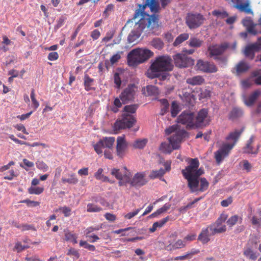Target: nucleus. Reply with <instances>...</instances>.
I'll return each mask as SVG.
<instances>
[{"label":"nucleus","instance_id":"nucleus-1","mask_svg":"<svg viewBox=\"0 0 261 261\" xmlns=\"http://www.w3.org/2000/svg\"><path fill=\"white\" fill-rule=\"evenodd\" d=\"M142 7L136 10L133 19L139 18L137 22H135L133 29L129 34L127 39L129 43L136 41L144 33L146 36L158 35L156 32L159 29V16L155 14L151 15L144 12Z\"/></svg>","mask_w":261,"mask_h":261},{"label":"nucleus","instance_id":"nucleus-2","mask_svg":"<svg viewBox=\"0 0 261 261\" xmlns=\"http://www.w3.org/2000/svg\"><path fill=\"white\" fill-rule=\"evenodd\" d=\"M182 174L188 181V186L191 192L205 191L208 187V182L205 178H201L200 175L204 173L202 168L199 167V164H189L186 169H182Z\"/></svg>","mask_w":261,"mask_h":261},{"label":"nucleus","instance_id":"nucleus-3","mask_svg":"<svg viewBox=\"0 0 261 261\" xmlns=\"http://www.w3.org/2000/svg\"><path fill=\"white\" fill-rule=\"evenodd\" d=\"M173 69L171 58L169 56H160L151 62L145 74L151 79L158 77L160 80L164 81L168 76V74L165 72L172 71Z\"/></svg>","mask_w":261,"mask_h":261},{"label":"nucleus","instance_id":"nucleus-4","mask_svg":"<svg viewBox=\"0 0 261 261\" xmlns=\"http://www.w3.org/2000/svg\"><path fill=\"white\" fill-rule=\"evenodd\" d=\"M165 133L167 135L174 134L168 138V142H162L160 146V150L165 153H170L173 150L178 149L182 139L188 135V133L184 129H180L177 124L167 128Z\"/></svg>","mask_w":261,"mask_h":261},{"label":"nucleus","instance_id":"nucleus-5","mask_svg":"<svg viewBox=\"0 0 261 261\" xmlns=\"http://www.w3.org/2000/svg\"><path fill=\"white\" fill-rule=\"evenodd\" d=\"M153 53L148 49H134L127 55V62L129 66H136L151 58Z\"/></svg>","mask_w":261,"mask_h":261},{"label":"nucleus","instance_id":"nucleus-6","mask_svg":"<svg viewBox=\"0 0 261 261\" xmlns=\"http://www.w3.org/2000/svg\"><path fill=\"white\" fill-rule=\"evenodd\" d=\"M136 122L135 118L129 114L124 113L122 116V118L117 120L114 123V130H119L122 129L130 128L133 126Z\"/></svg>","mask_w":261,"mask_h":261},{"label":"nucleus","instance_id":"nucleus-7","mask_svg":"<svg viewBox=\"0 0 261 261\" xmlns=\"http://www.w3.org/2000/svg\"><path fill=\"white\" fill-rule=\"evenodd\" d=\"M204 20V17L200 13H188L185 19L187 25L191 30L200 27Z\"/></svg>","mask_w":261,"mask_h":261},{"label":"nucleus","instance_id":"nucleus-8","mask_svg":"<svg viewBox=\"0 0 261 261\" xmlns=\"http://www.w3.org/2000/svg\"><path fill=\"white\" fill-rule=\"evenodd\" d=\"M208 114V111L205 108L202 109L198 112L194 121V128L206 126L210 124V119Z\"/></svg>","mask_w":261,"mask_h":261},{"label":"nucleus","instance_id":"nucleus-9","mask_svg":"<svg viewBox=\"0 0 261 261\" xmlns=\"http://www.w3.org/2000/svg\"><path fill=\"white\" fill-rule=\"evenodd\" d=\"M227 217V215L223 213L214 223L208 226L211 234L215 235L217 233L225 232L226 230V227L222 223L226 220Z\"/></svg>","mask_w":261,"mask_h":261},{"label":"nucleus","instance_id":"nucleus-10","mask_svg":"<svg viewBox=\"0 0 261 261\" xmlns=\"http://www.w3.org/2000/svg\"><path fill=\"white\" fill-rule=\"evenodd\" d=\"M230 47V44L228 42H224L220 44H212L209 46L207 48L209 57L214 59L215 57L221 56Z\"/></svg>","mask_w":261,"mask_h":261},{"label":"nucleus","instance_id":"nucleus-11","mask_svg":"<svg viewBox=\"0 0 261 261\" xmlns=\"http://www.w3.org/2000/svg\"><path fill=\"white\" fill-rule=\"evenodd\" d=\"M173 59L175 66L180 68L189 67L194 64L193 59L182 54L175 55Z\"/></svg>","mask_w":261,"mask_h":261},{"label":"nucleus","instance_id":"nucleus-12","mask_svg":"<svg viewBox=\"0 0 261 261\" xmlns=\"http://www.w3.org/2000/svg\"><path fill=\"white\" fill-rule=\"evenodd\" d=\"M137 91V87L134 84H130L125 88L119 95L120 99L125 104L133 101Z\"/></svg>","mask_w":261,"mask_h":261},{"label":"nucleus","instance_id":"nucleus-13","mask_svg":"<svg viewBox=\"0 0 261 261\" xmlns=\"http://www.w3.org/2000/svg\"><path fill=\"white\" fill-rule=\"evenodd\" d=\"M115 141V138L114 137H105L93 145V147L96 152L99 154L102 152V148H112Z\"/></svg>","mask_w":261,"mask_h":261},{"label":"nucleus","instance_id":"nucleus-14","mask_svg":"<svg viewBox=\"0 0 261 261\" xmlns=\"http://www.w3.org/2000/svg\"><path fill=\"white\" fill-rule=\"evenodd\" d=\"M194 114L190 112H182L178 117L177 122L182 124H186L187 129L194 128Z\"/></svg>","mask_w":261,"mask_h":261},{"label":"nucleus","instance_id":"nucleus-15","mask_svg":"<svg viewBox=\"0 0 261 261\" xmlns=\"http://www.w3.org/2000/svg\"><path fill=\"white\" fill-rule=\"evenodd\" d=\"M197 69L204 73H215L218 68L214 63L202 60H198L196 65Z\"/></svg>","mask_w":261,"mask_h":261},{"label":"nucleus","instance_id":"nucleus-16","mask_svg":"<svg viewBox=\"0 0 261 261\" xmlns=\"http://www.w3.org/2000/svg\"><path fill=\"white\" fill-rule=\"evenodd\" d=\"M128 147V143L125 136H119L117 139L116 153L118 156L122 158L124 156Z\"/></svg>","mask_w":261,"mask_h":261},{"label":"nucleus","instance_id":"nucleus-17","mask_svg":"<svg viewBox=\"0 0 261 261\" xmlns=\"http://www.w3.org/2000/svg\"><path fill=\"white\" fill-rule=\"evenodd\" d=\"M233 145L224 144L215 152V158L218 163L221 162L224 158L228 156L230 151L232 149Z\"/></svg>","mask_w":261,"mask_h":261},{"label":"nucleus","instance_id":"nucleus-18","mask_svg":"<svg viewBox=\"0 0 261 261\" xmlns=\"http://www.w3.org/2000/svg\"><path fill=\"white\" fill-rule=\"evenodd\" d=\"M231 1L234 4V8L238 9L240 12H244L246 14H253V12L249 6L250 3L248 0H231Z\"/></svg>","mask_w":261,"mask_h":261},{"label":"nucleus","instance_id":"nucleus-19","mask_svg":"<svg viewBox=\"0 0 261 261\" xmlns=\"http://www.w3.org/2000/svg\"><path fill=\"white\" fill-rule=\"evenodd\" d=\"M126 170L125 168L121 171L119 169H113L111 171V173L119 180L126 178V181H130V178L132 175L129 171H126Z\"/></svg>","mask_w":261,"mask_h":261},{"label":"nucleus","instance_id":"nucleus-20","mask_svg":"<svg viewBox=\"0 0 261 261\" xmlns=\"http://www.w3.org/2000/svg\"><path fill=\"white\" fill-rule=\"evenodd\" d=\"M148 6L150 11L154 13H158L161 9L158 0H145L143 5H139V7H142L143 9Z\"/></svg>","mask_w":261,"mask_h":261},{"label":"nucleus","instance_id":"nucleus-21","mask_svg":"<svg viewBox=\"0 0 261 261\" xmlns=\"http://www.w3.org/2000/svg\"><path fill=\"white\" fill-rule=\"evenodd\" d=\"M249 64L244 61H241L236 64L232 70V73L239 75L248 70L249 69Z\"/></svg>","mask_w":261,"mask_h":261},{"label":"nucleus","instance_id":"nucleus-22","mask_svg":"<svg viewBox=\"0 0 261 261\" xmlns=\"http://www.w3.org/2000/svg\"><path fill=\"white\" fill-rule=\"evenodd\" d=\"M261 50V47L257 43L247 46L244 51L246 57L253 59L254 57V52Z\"/></svg>","mask_w":261,"mask_h":261},{"label":"nucleus","instance_id":"nucleus-23","mask_svg":"<svg viewBox=\"0 0 261 261\" xmlns=\"http://www.w3.org/2000/svg\"><path fill=\"white\" fill-rule=\"evenodd\" d=\"M147 180L145 178V174L143 173H136L130 181L133 186L140 187L145 185Z\"/></svg>","mask_w":261,"mask_h":261},{"label":"nucleus","instance_id":"nucleus-24","mask_svg":"<svg viewBox=\"0 0 261 261\" xmlns=\"http://www.w3.org/2000/svg\"><path fill=\"white\" fill-rule=\"evenodd\" d=\"M254 137L252 136L247 141L246 145L243 147V151L244 153L256 154L258 152V145L255 148L253 146Z\"/></svg>","mask_w":261,"mask_h":261},{"label":"nucleus","instance_id":"nucleus-25","mask_svg":"<svg viewBox=\"0 0 261 261\" xmlns=\"http://www.w3.org/2000/svg\"><path fill=\"white\" fill-rule=\"evenodd\" d=\"M242 23L244 27L246 28L247 31L248 33L255 35L256 31H255L254 27L256 25L251 18L249 17H246L242 20Z\"/></svg>","mask_w":261,"mask_h":261},{"label":"nucleus","instance_id":"nucleus-26","mask_svg":"<svg viewBox=\"0 0 261 261\" xmlns=\"http://www.w3.org/2000/svg\"><path fill=\"white\" fill-rule=\"evenodd\" d=\"M243 131V129L242 128L240 130L236 129L234 131L229 133V135L226 138V139L229 141H232V143H229L230 145H233V147L236 144L239 138Z\"/></svg>","mask_w":261,"mask_h":261},{"label":"nucleus","instance_id":"nucleus-27","mask_svg":"<svg viewBox=\"0 0 261 261\" xmlns=\"http://www.w3.org/2000/svg\"><path fill=\"white\" fill-rule=\"evenodd\" d=\"M166 165V166L164 168H162L159 170H152L149 175V177L153 179L162 177L166 171H169L171 169L170 164Z\"/></svg>","mask_w":261,"mask_h":261},{"label":"nucleus","instance_id":"nucleus-28","mask_svg":"<svg viewBox=\"0 0 261 261\" xmlns=\"http://www.w3.org/2000/svg\"><path fill=\"white\" fill-rule=\"evenodd\" d=\"M211 236L213 235L211 234V231L208 226L207 228L202 230L201 233L198 236V240L203 244H206L210 241V237Z\"/></svg>","mask_w":261,"mask_h":261},{"label":"nucleus","instance_id":"nucleus-29","mask_svg":"<svg viewBox=\"0 0 261 261\" xmlns=\"http://www.w3.org/2000/svg\"><path fill=\"white\" fill-rule=\"evenodd\" d=\"M260 94L261 92L259 90L254 91L248 97L244 99V103L246 106L249 107L252 106Z\"/></svg>","mask_w":261,"mask_h":261},{"label":"nucleus","instance_id":"nucleus-30","mask_svg":"<svg viewBox=\"0 0 261 261\" xmlns=\"http://www.w3.org/2000/svg\"><path fill=\"white\" fill-rule=\"evenodd\" d=\"M204 79L201 75H196L188 78L186 80L187 84L192 86L202 85L204 83Z\"/></svg>","mask_w":261,"mask_h":261},{"label":"nucleus","instance_id":"nucleus-31","mask_svg":"<svg viewBox=\"0 0 261 261\" xmlns=\"http://www.w3.org/2000/svg\"><path fill=\"white\" fill-rule=\"evenodd\" d=\"M147 142V139H137L130 146L134 149H142L145 147Z\"/></svg>","mask_w":261,"mask_h":261},{"label":"nucleus","instance_id":"nucleus-32","mask_svg":"<svg viewBox=\"0 0 261 261\" xmlns=\"http://www.w3.org/2000/svg\"><path fill=\"white\" fill-rule=\"evenodd\" d=\"M84 81L85 89L87 91L94 89V88L92 87L94 85V80L93 79L91 78L88 74H86L84 75Z\"/></svg>","mask_w":261,"mask_h":261},{"label":"nucleus","instance_id":"nucleus-33","mask_svg":"<svg viewBox=\"0 0 261 261\" xmlns=\"http://www.w3.org/2000/svg\"><path fill=\"white\" fill-rule=\"evenodd\" d=\"M243 114V110L238 107H233L229 114V118L234 120L241 117Z\"/></svg>","mask_w":261,"mask_h":261},{"label":"nucleus","instance_id":"nucleus-34","mask_svg":"<svg viewBox=\"0 0 261 261\" xmlns=\"http://www.w3.org/2000/svg\"><path fill=\"white\" fill-rule=\"evenodd\" d=\"M187 43L191 47L198 48L202 45L203 41L197 37H192L190 38Z\"/></svg>","mask_w":261,"mask_h":261},{"label":"nucleus","instance_id":"nucleus-35","mask_svg":"<svg viewBox=\"0 0 261 261\" xmlns=\"http://www.w3.org/2000/svg\"><path fill=\"white\" fill-rule=\"evenodd\" d=\"M189 35L188 33H182L178 36L173 43L174 46H178L183 42L188 39Z\"/></svg>","mask_w":261,"mask_h":261},{"label":"nucleus","instance_id":"nucleus-36","mask_svg":"<svg viewBox=\"0 0 261 261\" xmlns=\"http://www.w3.org/2000/svg\"><path fill=\"white\" fill-rule=\"evenodd\" d=\"M186 242L184 240H178L177 242L173 245L169 244L166 246V249L168 250H175L178 248H181L185 246Z\"/></svg>","mask_w":261,"mask_h":261},{"label":"nucleus","instance_id":"nucleus-37","mask_svg":"<svg viewBox=\"0 0 261 261\" xmlns=\"http://www.w3.org/2000/svg\"><path fill=\"white\" fill-rule=\"evenodd\" d=\"M244 255L249 259L255 260L257 258L259 253L254 252L251 249L248 248L244 251Z\"/></svg>","mask_w":261,"mask_h":261},{"label":"nucleus","instance_id":"nucleus-38","mask_svg":"<svg viewBox=\"0 0 261 261\" xmlns=\"http://www.w3.org/2000/svg\"><path fill=\"white\" fill-rule=\"evenodd\" d=\"M151 45L155 48L160 50L163 48L164 43L161 39L154 38L151 41Z\"/></svg>","mask_w":261,"mask_h":261},{"label":"nucleus","instance_id":"nucleus-39","mask_svg":"<svg viewBox=\"0 0 261 261\" xmlns=\"http://www.w3.org/2000/svg\"><path fill=\"white\" fill-rule=\"evenodd\" d=\"M238 221L241 223L242 222V218L238 215H233L227 220L226 223L231 227L234 225Z\"/></svg>","mask_w":261,"mask_h":261},{"label":"nucleus","instance_id":"nucleus-40","mask_svg":"<svg viewBox=\"0 0 261 261\" xmlns=\"http://www.w3.org/2000/svg\"><path fill=\"white\" fill-rule=\"evenodd\" d=\"M212 14L219 18H225L228 16V13L224 10H215L212 12Z\"/></svg>","mask_w":261,"mask_h":261},{"label":"nucleus","instance_id":"nucleus-41","mask_svg":"<svg viewBox=\"0 0 261 261\" xmlns=\"http://www.w3.org/2000/svg\"><path fill=\"white\" fill-rule=\"evenodd\" d=\"M146 92L147 95H155L158 94L159 91L158 88L152 85H148L146 86Z\"/></svg>","mask_w":261,"mask_h":261},{"label":"nucleus","instance_id":"nucleus-42","mask_svg":"<svg viewBox=\"0 0 261 261\" xmlns=\"http://www.w3.org/2000/svg\"><path fill=\"white\" fill-rule=\"evenodd\" d=\"M138 108V105L137 104L130 105L125 106L123 110L125 112L128 113H135Z\"/></svg>","mask_w":261,"mask_h":261},{"label":"nucleus","instance_id":"nucleus-43","mask_svg":"<svg viewBox=\"0 0 261 261\" xmlns=\"http://www.w3.org/2000/svg\"><path fill=\"white\" fill-rule=\"evenodd\" d=\"M122 107V103L119 98L117 97L114 99V106L111 108V111L116 113L119 111V108Z\"/></svg>","mask_w":261,"mask_h":261},{"label":"nucleus","instance_id":"nucleus-44","mask_svg":"<svg viewBox=\"0 0 261 261\" xmlns=\"http://www.w3.org/2000/svg\"><path fill=\"white\" fill-rule=\"evenodd\" d=\"M31 99L32 102V106L34 110H36L39 106V103L35 98V90L32 89L30 95Z\"/></svg>","mask_w":261,"mask_h":261},{"label":"nucleus","instance_id":"nucleus-45","mask_svg":"<svg viewBox=\"0 0 261 261\" xmlns=\"http://www.w3.org/2000/svg\"><path fill=\"white\" fill-rule=\"evenodd\" d=\"M101 210H102V208L98 206L97 205H96L94 204L89 203L87 205V211L88 212L97 213V212H99Z\"/></svg>","mask_w":261,"mask_h":261},{"label":"nucleus","instance_id":"nucleus-46","mask_svg":"<svg viewBox=\"0 0 261 261\" xmlns=\"http://www.w3.org/2000/svg\"><path fill=\"white\" fill-rule=\"evenodd\" d=\"M171 111L173 117H176L179 111L178 105L175 101L172 102Z\"/></svg>","mask_w":261,"mask_h":261},{"label":"nucleus","instance_id":"nucleus-47","mask_svg":"<svg viewBox=\"0 0 261 261\" xmlns=\"http://www.w3.org/2000/svg\"><path fill=\"white\" fill-rule=\"evenodd\" d=\"M65 240L67 241H70L73 243H76V237L74 234H72L70 232H66L65 233Z\"/></svg>","mask_w":261,"mask_h":261},{"label":"nucleus","instance_id":"nucleus-48","mask_svg":"<svg viewBox=\"0 0 261 261\" xmlns=\"http://www.w3.org/2000/svg\"><path fill=\"white\" fill-rule=\"evenodd\" d=\"M214 59L218 62L219 64L222 65H225L227 62V57L222 56V55L215 57Z\"/></svg>","mask_w":261,"mask_h":261},{"label":"nucleus","instance_id":"nucleus-49","mask_svg":"<svg viewBox=\"0 0 261 261\" xmlns=\"http://www.w3.org/2000/svg\"><path fill=\"white\" fill-rule=\"evenodd\" d=\"M29 247V246H22L20 242H18L16 243L14 248L13 249L14 251H17V252H20L22 250L28 248Z\"/></svg>","mask_w":261,"mask_h":261},{"label":"nucleus","instance_id":"nucleus-50","mask_svg":"<svg viewBox=\"0 0 261 261\" xmlns=\"http://www.w3.org/2000/svg\"><path fill=\"white\" fill-rule=\"evenodd\" d=\"M179 162V161H177ZM179 162H186L187 163H199V161L197 158L192 159L188 157H184L181 159H180Z\"/></svg>","mask_w":261,"mask_h":261},{"label":"nucleus","instance_id":"nucleus-51","mask_svg":"<svg viewBox=\"0 0 261 261\" xmlns=\"http://www.w3.org/2000/svg\"><path fill=\"white\" fill-rule=\"evenodd\" d=\"M43 191V188L41 187H30L29 192L30 194H39Z\"/></svg>","mask_w":261,"mask_h":261},{"label":"nucleus","instance_id":"nucleus-52","mask_svg":"<svg viewBox=\"0 0 261 261\" xmlns=\"http://www.w3.org/2000/svg\"><path fill=\"white\" fill-rule=\"evenodd\" d=\"M169 219V217H166V218L161 220L159 221H157L153 223L154 225L156 228L162 227Z\"/></svg>","mask_w":261,"mask_h":261},{"label":"nucleus","instance_id":"nucleus-53","mask_svg":"<svg viewBox=\"0 0 261 261\" xmlns=\"http://www.w3.org/2000/svg\"><path fill=\"white\" fill-rule=\"evenodd\" d=\"M114 83L116 85V87L119 88L121 85V80L120 77L119 73L116 72L114 75Z\"/></svg>","mask_w":261,"mask_h":261},{"label":"nucleus","instance_id":"nucleus-54","mask_svg":"<svg viewBox=\"0 0 261 261\" xmlns=\"http://www.w3.org/2000/svg\"><path fill=\"white\" fill-rule=\"evenodd\" d=\"M80 245L81 246L84 247L85 248L88 249L90 251H94L95 249L94 246L88 244L86 241H81Z\"/></svg>","mask_w":261,"mask_h":261},{"label":"nucleus","instance_id":"nucleus-55","mask_svg":"<svg viewBox=\"0 0 261 261\" xmlns=\"http://www.w3.org/2000/svg\"><path fill=\"white\" fill-rule=\"evenodd\" d=\"M62 181L64 183L68 182L69 184H75L77 182L78 179L74 177V176L72 175L69 178H62Z\"/></svg>","mask_w":261,"mask_h":261},{"label":"nucleus","instance_id":"nucleus-56","mask_svg":"<svg viewBox=\"0 0 261 261\" xmlns=\"http://www.w3.org/2000/svg\"><path fill=\"white\" fill-rule=\"evenodd\" d=\"M66 20V17L65 16H61L57 20L56 24V28H61L65 23V20Z\"/></svg>","mask_w":261,"mask_h":261},{"label":"nucleus","instance_id":"nucleus-57","mask_svg":"<svg viewBox=\"0 0 261 261\" xmlns=\"http://www.w3.org/2000/svg\"><path fill=\"white\" fill-rule=\"evenodd\" d=\"M251 222L253 225L260 227L261 226V218L253 216L251 219Z\"/></svg>","mask_w":261,"mask_h":261},{"label":"nucleus","instance_id":"nucleus-58","mask_svg":"<svg viewBox=\"0 0 261 261\" xmlns=\"http://www.w3.org/2000/svg\"><path fill=\"white\" fill-rule=\"evenodd\" d=\"M120 58L121 55L119 53H118L112 56V57L110 58V62L112 64H114L117 62Z\"/></svg>","mask_w":261,"mask_h":261},{"label":"nucleus","instance_id":"nucleus-59","mask_svg":"<svg viewBox=\"0 0 261 261\" xmlns=\"http://www.w3.org/2000/svg\"><path fill=\"white\" fill-rule=\"evenodd\" d=\"M59 55L57 52H51L48 55V59L50 61H55L58 59Z\"/></svg>","mask_w":261,"mask_h":261},{"label":"nucleus","instance_id":"nucleus-60","mask_svg":"<svg viewBox=\"0 0 261 261\" xmlns=\"http://www.w3.org/2000/svg\"><path fill=\"white\" fill-rule=\"evenodd\" d=\"M171 207V204L169 203H166L163 207L158 210V213H160V214L166 212Z\"/></svg>","mask_w":261,"mask_h":261},{"label":"nucleus","instance_id":"nucleus-61","mask_svg":"<svg viewBox=\"0 0 261 261\" xmlns=\"http://www.w3.org/2000/svg\"><path fill=\"white\" fill-rule=\"evenodd\" d=\"M140 209L138 208V209L136 210L134 212H130V213L127 214L125 216V217L128 219H130L131 218H132L133 217H134V216L137 215L138 214V213L140 212Z\"/></svg>","mask_w":261,"mask_h":261},{"label":"nucleus","instance_id":"nucleus-62","mask_svg":"<svg viewBox=\"0 0 261 261\" xmlns=\"http://www.w3.org/2000/svg\"><path fill=\"white\" fill-rule=\"evenodd\" d=\"M59 210L62 211L65 217H68L70 214L71 209L68 207L64 206L60 208Z\"/></svg>","mask_w":261,"mask_h":261},{"label":"nucleus","instance_id":"nucleus-63","mask_svg":"<svg viewBox=\"0 0 261 261\" xmlns=\"http://www.w3.org/2000/svg\"><path fill=\"white\" fill-rule=\"evenodd\" d=\"M232 202L231 197H229L226 199L223 200L221 201V204L222 206L226 207L230 204Z\"/></svg>","mask_w":261,"mask_h":261},{"label":"nucleus","instance_id":"nucleus-64","mask_svg":"<svg viewBox=\"0 0 261 261\" xmlns=\"http://www.w3.org/2000/svg\"><path fill=\"white\" fill-rule=\"evenodd\" d=\"M100 35V32L98 30H93L91 33V37L94 40L97 39Z\"/></svg>","mask_w":261,"mask_h":261}]
</instances>
